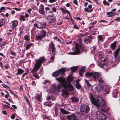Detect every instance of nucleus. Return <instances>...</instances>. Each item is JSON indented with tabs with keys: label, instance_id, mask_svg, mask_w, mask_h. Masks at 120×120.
Listing matches in <instances>:
<instances>
[{
	"label": "nucleus",
	"instance_id": "obj_1",
	"mask_svg": "<svg viewBox=\"0 0 120 120\" xmlns=\"http://www.w3.org/2000/svg\"><path fill=\"white\" fill-rule=\"evenodd\" d=\"M72 78L70 77L66 79L62 77H59L56 78V79L61 83L57 86L54 85V89L57 91H60L61 88L63 86L64 88L62 90V95L64 97H66L69 94L68 91H73L74 90V87L70 83L72 80Z\"/></svg>",
	"mask_w": 120,
	"mask_h": 120
},
{
	"label": "nucleus",
	"instance_id": "obj_2",
	"mask_svg": "<svg viewBox=\"0 0 120 120\" xmlns=\"http://www.w3.org/2000/svg\"><path fill=\"white\" fill-rule=\"evenodd\" d=\"M90 99L92 103L100 111H102V107L106 105V102L101 97H98L95 99L93 96H91Z\"/></svg>",
	"mask_w": 120,
	"mask_h": 120
},
{
	"label": "nucleus",
	"instance_id": "obj_3",
	"mask_svg": "<svg viewBox=\"0 0 120 120\" xmlns=\"http://www.w3.org/2000/svg\"><path fill=\"white\" fill-rule=\"evenodd\" d=\"M36 62L31 72L33 74L34 77L36 79H39L40 77L37 73L35 74L40 68L43 62L46 61V60L44 57L40 58L38 60H35Z\"/></svg>",
	"mask_w": 120,
	"mask_h": 120
},
{
	"label": "nucleus",
	"instance_id": "obj_4",
	"mask_svg": "<svg viewBox=\"0 0 120 120\" xmlns=\"http://www.w3.org/2000/svg\"><path fill=\"white\" fill-rule=\"evenodd\" d=\"M96 115L97 118L99 120H106V115L101 112H97L96 113Z\"/></svg>",
	"mask_w": 120,
	"mask_h": 120
},
{
	"label": "nucleus",
	"instance_id": "obj_5",
	"mask_svg": "<svg viewBox=\"0 0 120 120\" xmlns=\"http://www.w3.org/2000/svg\"><path fill=\"white\" fill-rule=\"evenodd\" d=\"M34 26L37 28L41 29L45 28L46 24L45 23L37 21L34 24Z\"/></svg>",
	"mask_w": 120,
	"mask_h": 120
},
{
	"label": "nucleus",
	"instance_id": "obj_6",
	"mask_svg": "<svg viewBox=\"0 0 120 120\" xmlns=\"http://www.w3.org/2000/svg\"><path fill=\"white\" fill-rule=\"evenodd\" d=\"M46 30H42L41 31V34L40 35L36 36L35 38L36 40H42L45 38L46 36Z\"/></svg>",
	"mask_w": 120,
	"mask_h": 120
},
{
	"label": "nucleus",
	"instance_id": "obj_7",
	"mask_svg": "<svg viewBox=\"0 0 120 120\" xmlns=\"http://www.w3.org/2000/svg\"><path fill=\"white\" fill-rule=\"evenodd\" d=\"M65 72V70L64 68L59 69L58 71H56L52 74V76L55 77L59 76L61 73L63 74Z\"/></svg>",
	"mask_w": 120,
	"mask_h": 120
},
{
	"label": "nucleus",
	"instance_id": "obj_8",
	"mask_svg": "<svg viewBox=\"0 0 120 120\" xmlns=\"http://www.w3.org/2000/svg\"><path fill=\"white\" fill-rule=\"evenodd\" d=\"M75 49L74 52L71 53V54L76 55L80 52V50L81 49V47L77 43H75Z\"/></svg>",
	"mask_w": 120,
	"mask_h": 120
},
{
	"label": "nucleus",
	"instance_id": "obj_9",
	"mask_svg": "<svg viewBox=\"0 0 120 120\" xmlns=\"http://www.w3.org/2000/svg\"><path fill=\"white\" fill-rule=\"evenodd\" d=\"M67 118L69 120H78V118L74 113H72L67 116Z\"/></svg>",
	"mask_w": 120,
	"mask_h": 120
},
{
	"label": "nucleus",
	"instance_id": "obj_10",
	"mask_svg": "<svg viewBox=\"0 0 120 120\" xmlns=\"http://www.w3.org/2000/svg\"><path fill=\"white\" fill-rule=\"evenodd\" d=\"M81 110L84 112L88 113L90 109L88 105L84 104L83 105Z\"/></svg>",
	"mask_w": 120,
	"mask_h": 120
},
{
	"label": "nucleus",
	"instance_id": "obj_11",
	"mask_svg": "<svg viewBox=\"0 0 120 120\" xmlns=\"http://www.w3.org/2000/svg\"><path fill=\"white\" fill-rule=\"evenodd\" d=\"M44 6L42 4H41L40 6V8L39 9V13L44 15L45 14V12L44 11Z\"/></svg>",
	"mask_w": 120,
	"mask_h": 120
},
{
	"label": "nucleus",
	"instance_id": "obj_12",
	"mask_svg": "<svg viewBox=\"0 0 120 120\" xmlns=\"http://www.w3.org/2000/svg\"><path fill=\"white\" fill-rule=\"evenodd\" d=\"M12 23V30L15 31L16 28L15 27L17 26L18 24V22L17 20H15L12 21L11 22Z\"/></svg>",
	"mask_w": 120,
	"mask_h": 120
},
{
	"label": "nucleus",
	"instance_id": "obj_13",
	"mask_svg": "<svg viewBox=\"0 0 120 120\" xmlns=\"http://www.w3.org/2000/svg\"><path fill=\"white\" fill-rule=\"evenodd\" d=\"M100 76V74L96 72L93 73V77L94 79L96 80L99 78Z\"/></svg>",
	"mask_w": 120,
	"mask_h": 120
},
{
	"label": "nucleus",
	"instance_id": "obj_14",
	"mask_svg": "<svg viewBox=\"0 0 120 120\" xmlns=\"http://www.w3.org/2000/svg\"><path fill=\"white\" fill-rule=\"evenodd\" d=\"M120 50V47H119L114 52V55L115 58L117 57Z\"/></svg>",
	"mask_w": 120,
	"mask_h": 120
},
{
	"label": "nucleus",
	"instance_id": "obj_15",
	"mask_svg": "<svg viewBox=\"0 0 120 120\" xmlns=\"http://www.w3.org/2000/svg\"><path fill=\"white\" fill-rule=\"evenodd\" d=\"M105 65L104 62L103 61V60H100L99 61V62L98 64V65L100 67L103 68L104 66Z\"/></svg>",
	"mask_w": 120,
	"mask_h": 120
},
{
	"label": "nucleus",
	"instance_id": "obj_16",
	"mask_svg": "<svg viewBox=\"0 0 120 120\" xmlns=\"http://www.w3.org/2000/svg\"><path fill=\"white\" fill-rule=\"evenodd\" d=\"M60 111L63 114H69L70 113V112L67 111L66 110L64 109L63 108H61L60 109Z\"/></svg>",
	"mask_w": 120,
	"mask_h": 120
},
{
	"label": "nucleus",
	"instance_id": "obj_17",
	"mask_svg": "<svg viewBox=\"0 0 120 120\" xmlns=\"http://www.w3.org/2000/svg\"><path fill=\"white\" fill-rule=\"evenodd\" d=\"M116 42H115L111 44L110 47L113 50L115 49L116 46Z\"/></svg>",
	"mask_w": 120,
	"mask_h": 120
},
{
	"label": "nucleus",
	"instance_id": "obj_18",
	"mask_svg": "<svg viewBox=\"0 0 120 120\" xmlns=\"http://www.w3.org/2000/svg\"><path fill=\"white\" fill-rule=\"evenodd\" d=\"M79 80H77L76 82V87L78 89H79L81 88V86L79 83Z\"/></svg>",
	"mask_w": 120,
	"mask_h": 120
},
{
	"label": "nucleus",
	"instance_id": "obj_19",
	"mask_svg": "<svg viewBox=\"0 0 120 120\" xmlns=\"http://www.w3.org/2000/svg\"><path fill=\"white\" fill-rule=\"evenodd\" d=\"M110 91V89L109 88L107 87L104 90V93L105 94H109Z\"/></svg>",
	"mask_w": 120,
	"mask_h": 120
},
{
	"label": "nucleus",
	"instance_id": "obj_20",
	"mask_svg": "<svg viewBox=\"0 0 120 120\" xmlns=\"http://www.w3.org/2000/svg\"><path fill=\"white\" fill-rule=\"evenodd\" d=\"M106 14L107 15H108V17H111L116 15V14H115V13H113L112 12H107V13Z\"/></svg>",
	"mask_w": 120,
	"mask_h": 120
},
{
	"label": "nucleus",
	"instance_id": "obj_21",
	"mask_svg": "<svg viewBox=\"0 0 120 120\" xmlns=\"http://www.w3.org/2000/svg\"><path fill=\"white\" fill-rule=\"evenodd\" d=\"M84 10L86 12L90 13L93 11V9H90L88 8H84Z\"/></svg>",
	"mask_w": 120,
	"mask_h": 120
},
{
	"label": "nucleus",
	"instance_id": "obj_22",
	"mask_svg": "<svg viewBox=\"0 0 120 120\" xmlns=\"http://www.w3.org/2000/svg\"><path fill=\"white\" fill-rule=\"evenodd\" d=\"M93 73L92 72H86L85 74V76L87 77H90L93 75Z\"/></svg>",
	"mask_w": 120,
	"mask_h": 120
},
{
	"label": "nucleus",
	"instance_id": "obj_23",
	"mask_svg": "<svg viewBox=\"0 0 120 120\" xmlns=\"http://www.w3.org/2000/svg\"><path fill=\"white\" fill-rule=\"evenodd\" d=\"M78 67L75 66L71 68V71L72 72L75 71L78 68Z\"/></svg>",
	"mask_w": 120,
	"mask_h": 120
},
{
	"label": "nucleus",
	"instance_id": "obj_24",
	"mask_svg": "<svg viewBox=\"0 0 120 120\" xmlns=\"http://www.w3.org/2000/svg\"><path fill=\"white\" fill-rule=\"evenodd\" d=\"M84 72V69L83 68L81 69L79 71V75L81 76H82Z\"/></svg>",
	"mask_w": 120,
	"mask_h": 120
},
{
	"label": "nucleus",
	"instance_id": "obj_25",
	"mask_svg": "<svg viewBox=\"0 0 120 120\" xmlns=\"http://www.w3.org/2000/svg\"><path fill=\"white\" fill-rule=\"evenodd\" d=\"M51 44L52 52H55V48L54 47V45L52 42L51 43Z\"/></svg>",
	"mask_w": 120,
	"mask_h": 120
},
{
	"label": "nucleus",
	"instance_id": "obj_26",
	"mask_svg": "<svg viewBox=\"0 0 120 120\" xmlns=\"http://www.w3.org/2000/svg\"><path fill=\"white\" fill-rule=\"evenodd\" d=\"M102 87L101 86H98L97 87V90L98 92L101 91L102 89Z\"/></svg>",
	"mask_w": 120,
	"mask_h": 120
},
{
	"label": "nucleus",
	"instance_id": "obj_27",
	"mask_svg": "<svg viewBox=\"0 0 120 120\" xmlns=\"http://www.w3.org/2000/svg\"><path fill=\"white\" fill-rule=\"evenodd\" d=\"M18 74H22L24 72V71L21 69L18 68Z\"/></svg>",
	"mask_w": 120,
	"mask_h": 120
},
{
	"label": "nucleus",
	"instance_id": "obj_28",
	"mask_svg": "<svg viewBox=\"0 0 120 120\" xmlns=\"http://www.w3.org/2000/svg\"><path fill=\"white\" fill-rule=\"evenodd\" d=\"M71 99L72 101L75 102L78 101L79 100L78 98L75 97H73Z\"/></svg>",
	"mask_w": 120,
	"mask_h": 120
},
{
	"label": "nucleus",
	"instance_id": "obj_29",
	"mask_svg": "<svg viewBox=\"0 0 120 120\" xmlns=\"http://www.w3.org/2000/svg\"><path fill=\"white\" fill-rule=\"evenodd\" d=\"M84 42L86 43L87 44H88L89 43H90L91 42V41L90 40L88 39H86L84 40Z\"/></svg>",
	"mask_w": 120,
	"mask_h": 120
},
{
	"label": "nucleus",
	"instance_id": "obj_30",
	"mask_svg": "<svg viewBox=\"0 0 120 120\" xmlns=\"http://www.w3.org/2000/svg\"><path fill=\"white\" fill-rule=\"evenodd\" d=\"M46 13L48 14V16L53 17V14L52 11H49V12Z\"/></svg>",
	"mask_w": 120,
	"mask_h": 120
},
{
	"label": "nucleus",
	"instance_id": "obj_31",
	"mask_svg": "<svg viewBox=\"0 0 120 120\" xmlns=\"http://www.w3.org/2000/svg\"><path fill=\"white\" fill-rule=\"evenodd\" d=\"M41 96L40 95H38L36 97L37 99L40 102H41Z\"/></svg>",
	"mask_w": 120,
	"mask_h": 120
},
{
	"label": "nucleus",
	"instance_id": "obj_32",
	"mask_svg": "<svg viewBox=\"0 0 120 120\" xmlns=\"http://www.w3.org/2000/svg\"><path fill=\"white\" fill-rule=\"evenodd\" d=\"M56 22V19L54 18H53L50 20L49 23H55Z\"/></svg>",
	"mask_w": 120,
	"mask_h": 120
},
{
	"label": "nucleus",
	"instance_id": "obj_33",
	"mask_svg": "<svg viewBox=\"0 0 120 120\" xmlns=\"http://www.w3.org/2000/svg\"><path fill=\"white\" fill-rule=\"evenodd\" d=\"M25 17L23 15H21L19 17V18L21 20H22L23 21H24L25 20Z\"/></svg>",
	"mask_w": 120,
	"mask_h": 120
},
{
	"label": "nucleus",
	"instance_id": "obj_34",
	"mask_svg": "<svg viewBox=\"0 0 120 120\" xmlns=\"http://www.w3.org/2000/svg\"><path fill=\"white\" fill-rule=\"evenodd\" d=\"M32 45V44L31 43L27 45L26 46V50L30 48V47Z\"/></svg>",
	"mask_w": 120,
	"mask_h": 120
},
{
	"label": "nucleus",
	"instance_id": "obj_35",
	"mask_svg": "<svg viewBox=\"0 0 120 120\" xmlns=\"http://www.w3.org/2000/svg\"><path fill=\"white\" fill-rule=\"evenodd\" d=\"M3 19H0V27H1L3 25Z\"/></svg>",
	"mask_w": 120,
	"mask_h": 120
},
{
	"label": "nucleus",
	"instance_id": "obj_36",
	"mask_svg": "<svg viewBox=\"0 0 120 120\" xmlns=\"http://www.w3.org/2000/svg\"><path fill=\"white\" fill-rule=\"evenodd\" d=\"M98 81L99 83H102L103 82V80L101 78H100L98 80Z\"/></svg>",
	"mask_w": 120,
	"mask_h": 120
},
{
	"label": "nucleus",
	"instance_id": "obj_37",
	"mask_svg": "<svg viewBox=\"0 0 120 120\" xmlns=\"http://www.w3.org/2000/svg\"><path fill=\"white\" fill-rule=\"evenodd\" d=\"M24 39L26 41H29V37L27 36H24Z\"/></svg>",
	"mask_w": 120,
	"mask_h": 120
},
{
	"label": "nucleus",
	"instance_id": "obj_38",
	"mask_svg": "<svg viewBox=\"0 0 120 120\" xmlns=\"http://www.w3.org/2000/svg\"><path fill=\"white\" fill-rule=\"evenodd\" d=\"M98 39L100 40H101L103 39V38L102 37V36L101 35H99L98 36Z\"/></svg>",
	"mask_w": 120,
	"mask_h": 120
},
{
	"label": "nucleus",
	"instance_id": "obj_39",
	"mask_svg": "<svg viewBox=\"0 0 120 120\" xmlns=\"http://www.w3.org/2000/svg\"><path fill=\"white\" fill-rule=\"evenodd\" d=\"M57 0H49V2L50 3H53L56 2Z\"/></svg>",
	"mask_w": 120,
	"mask_h": 120
},
{
	"label": "nucleus",
	"instance_id": "obj_40",
	"mask_svg": "<svg viewBox=\"0 0 120 120\" xmlns=\"http://www.w3.org/2000/svg\"><path fill=\"white\" fill-rule=\"evenodd\" d=\"M5 9V8L4 7H2L0 9V12H2L3 11V10H4Z\"/></svg>",
	"mask_w": 120,
	"mask_h": 120
},
{
	"label": "nucleus",
	"instance_id": "obj_41",
	"mask_svg": "<svg viewBox=\"0 0 120 120\" xmlns=\"http://www.w3.org/2000/svg\"><path fill=\"white\" fill-rule=\"evenodd\" d=\"M2 86H3L4 88L9 89V87L8 86L5 84H3Z\"/></svg>",
	"mask_w": 120,
	"mask_h": 120
},
{
	"label": "nucleus",
	"instance_id": "obj_42",
	"mask_svg": "<svg viewBox=\"0 0 120 120\" xmlns=\"http://www.w3.org/2000/svg\"><path fill=\"white\" fill-rule=\"evenodd\" d=\"M52 10L54 12H55L56 11V9L55 8L53 7L52 8Z\"/></svg>",
	"mask_w": 120,
	"mask_h": 120
},
{
	"label": "nucleus",
	"instance_id": "obj_43",
	"mask_svg": "<svg viewBox=\"0 0 120 120\" xmlns=\"http://www.w3.org/2000/svg\"><path fill=\"white\" fill-rule=\"evenodd\" d=\"M48 102H46V103H45V105L49 106H51L52 105V104H49V105H48Z\"/></svg>",
	"mask_w": 120,
	"mask_h": 120
},
{
	"label": "nucleus",
	"instance_id": "obj_44",
	"mask_svg": "<svg viewBox=\"0 0 120 120\" xmlns=\"http://www.w3.org/2000/svg\"><path fill=\"white\" fill-rule=\"evenodd\" d=\"M45 10L46 13H47V11L49 10H50V9L49 7H46L45 8Z\"/></svg>",
	"mask_w": 120,
	"mask_h": 120
},
{
	"label": "nucleus",
	"instance_id": "obj_45",
	"mask_svg": "<svg viewBox=\"0 0 120 120\" xmlns=\"http://www.w3.org/2000/svg\"><path fill=\"white\" fill-rule=\"evenodd\" d=\"M4 44V42H0V47L2 46Z\"/></svg>",
	"mask_w": 120,
	"mask_h": 120
},
{
	"label": "nucleus",
	"instance_id": "obj_46",
	"mask_svg": "<svg viewBox=\"0 0 120 120\" xmlns=\"http://www.w3.org/2000/svg\"><path fill=\"white\" fill-rule=\"evenodd\" d=\"M54 59V57L53 56L52 57H51L50 59V60H52V61H53ZM52 61V60H51V61H50L49 62H51Z\"/></svg>",
	"mask_w": 120,
	"mask_h": 120
},
{
	"label": "nucleus",
	"instance_id": "obj_47",
	"mask_svg": "<svg viewBox=\"0 0 120 120\" xmlns=\"http://www.w3.org/2000/svg\"><path fill=\"white\" fill-rule=\"evenodd\" d=\"M11 54L14 56L16 55V53L14 52H11Z\"/></svg>",
	"mask_w": 120,
	"mask_h": 120
},
{
	"label": "nucleus",
	"instance_id": "obj_48",
	"mask_svg": "<svg viewBox=\"0 0 120 120\" xmlns=\"http://www.w3.org/2000/svg\"><path fill=\"white\" fill-rule=\"evenodd\" d=\"M73 2L76 5H77L78 4L77 1L76 0H74L73 1Z\"/></svg>",
	"mask_w": 120,
	"mask_h": 120
},
{
	"label": "nucleus",
	"instance_id": "obj_49",
	"mask_svg": "<svg viewBox=\"0 0 120 120\" xmlns=\"http://www.w3.org/2000/svg\"><path fill=\"white\" fill-rule=\"evenodd\" d=\"M74 28L75 29H79V28L76 25H74Z\"/></svg>",
	"mask_w": 120,
	"mask_h": 120
},
{
	"label": "nucleus",
	"instance_id": "obj_50",
	"mask_svg": "<svg viewBox=\"0 0 120 120\" xmlns=\"http://www.w3.org/2000/svg\"><path fill=\"white\" fill-rule=\"evenodd\" d=\"M45 119H47L49 120H51V119L49 116H45Z\"/></svg>",
	"mask_w": 120,
	"mask_h": 120
},
{
	"label": "nucleus",
	"instance_id": "obj_51",
	"mask_svg": "<svg viewBox=\"0 0 120 120\" xmlns=\"http://www.w3.org/2000/svg\"><path fill=\"white\" fill-rule=\"evenodd\" d=\"M99 22H106V23L107 22V21H105V20H100V21H99Z\"/></svg>",
	"mask_w": 120,
	"mask_h": 120
},
{
	"label": "nucleus",
	"instance_id": "obj_52",
	"mask_svg": "<svg viewBox=\"0 0 120 120\" xmlns=\"http://www.w3.org/2000/svg\"><path fill=\"white\" fill-rule=\"evenodd\" d=\"M62 13L63 14H66V11L64 9L62 11Z\"/></svg>",
	"mask_w": 120,
	"mask_h": 120
},
{
	"label": "nucleus",
	"instance_id": "obj_53",
	"mask_svg": "<svg viewBox=\"0 0 120 120\" xmlns=\"http://www.w3.org/2000/svg\"><path fill=\"white\" fill-rule=\"evenodd\" d=\"M11 117L12 119H14L15 117V115L14 114H13L11 116Z\"/></svg>",
	"mask_w": 120,
	"mask_h": 120
},
{
	"label": "nucleus",
	"instance_id": "obj_54",
	"mask_svg": "<svg viewBox=\"0 0 120 120\" xmlns=\"http://www.w3.org/2000/svg\"><path fill=\"white\" fill-rule=\"evenodd\" d=\"M86 34H81L80 35V36L81 37H83L85 35H86Z\"/></svg>",
	"mask_w": 120,
	"mask_h": 120
},
{
	"label": "nucleus",
	"instance_id": "obj_55",
	"mask_svg": "<svg viewBox=\"0 0 120 120\" xmlns=\"http://www.w3.org/2000/svg\"><path fill=\"white\" fill-rule=\"evenodd\" d=\"M2 113L4 114V115H6L7 114V113L6 111H2Z\"/></svg>",
	"mask_w": 120,
	"mask_h": 120
},
{
	"label": "nucleus",
	"instance_id": "obj_56",
	"mask_svg": "<svg viewBox=\"0 0 120 120\" xmlns=\"http://www.w3.org/2000/svg\"><path fill=\"white\" fill-rule=\"evenodd\" d=\"M92 6L91 5H88V8L90 9H91V8H92Z\"/></svg>",
	"mask_w": 120,
	"mask_h": 120
},
{
	"label": "nucleus",
	"instance_id": "obj_57",
	"mask_svg": "<svg viewBox=\"0 0 120 120\" xmlns=\"http://www.w3.org/2000/svg\"><path fill=\"white\" fill-rule=\"evenodd\" d=\"M29 16V15L28 14H26L25 15V17L26 18H27V17H28Z\"/></svg>",
	"mask_w": 120,
	"mask_h": 120
},
{
	"label": "nucleus",
	"instance_id": "obj_58",
	"mask_svg": "<svg viewBox=\"0 0 120 120\" xmlns=\"http://www.w3.org/2000/svg\"><path fill=\"white\" fill-rule=\"evenodd\" d=\"M49 82V80H45L44 82V84H45L47 83H48Z\"/></svg>",
	"mask_w": 120,
	"mask_h": 120
},
{
	"label": "nucleus",
	"instance_id": "obj_59",
	"mask_svg": "<svg viewBox=\"0 0 120 120\" xmlns=\"http://www.w3.org/2000/svg\"><path fill=\"white\" fill-rule=\"evenodd\" d=\"M106 59H105L103 60H102L104 62V63H105V64L107 63V61H106Z\"/></svg>",
	"mask_w": 120,
	"mask_h": 120
},
{
	"label": "nucleus",
	"instance_id": "obj_60",
	"mask_svg": "<svg viewBox=\"0 0 120 120\" xmlns=\"http://www.w3.org/2000/svg\"><path fill=\"white\" fill-rule=\"evenodd\" d=\"M12 107H13V108L15 109H16L17 108V107L16 106L14 105H13L12 106Z\"/></svg>",
	"mask_w": 120,
	"mask_h": 120
},
{
	"label": "nucleus",
	"instance_id": "obj_61",
	"mask_svg": "<svg viewBox=\"0 0 120 120\" xmlns=\"http://www.w3.org/2000/svg\"><path fill=\"white\" fill-rule=\"evenodd\" d=\"M85 82H86V83L87 85H89V84L88 83V80L86 79H85Z\"/></svg>",
	"mask_w": 120,
	"mask_h": 120
},
{
	"label": "nucleus",
	"instance_id": "obj_62",
	"mask_svg": "<svg viewBox=\"0 0 120 120\" xmlns=\"http://www.w3.org/2000/svg\"><path fill=\"white\" fill-rule=\"evenodd\" d=\"M88 4V3H87V2H86L84 4V6L85 7H86L87 6Z\"/></svg>",
	"mask_w": 120,
	"mask_h": 120
},
{
	"label": "nucleus",
	"instance_id": "obj_63",
	"mask_svg": "<svg viewBox=\"0 0 120 120\" xmlns=\"http://www.w3.org/2000/svg\"><path fill=\"white\" fill-rule=\"evenodd\" d=\"M103 3L105 5L106 3H107V2L106 0H104L103 1Z\"/></svg>",
	"mask_w": 120,
	"mask_h": 120
},
{
	"label": "nucleus",
	"instance_id": "obj_64",
	"mask_svg": "<svg viewBox=\"0 0 120 120\" xmlns=\"http://www.w3.org/2000/svg\"><path fill=\"white\" fill-rule=\"evenodd\" d=\"M115 20L116 21H117L118 20L120 21V19L119 18H118L116 19H115Z\"/></svg>",
	"mask_w": 120,
	"mask_h": 120
}]
</instances>
